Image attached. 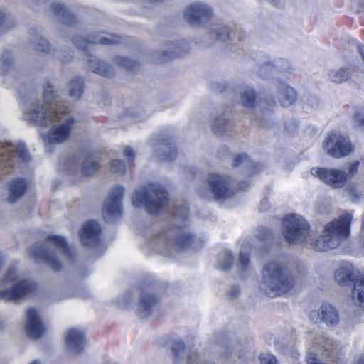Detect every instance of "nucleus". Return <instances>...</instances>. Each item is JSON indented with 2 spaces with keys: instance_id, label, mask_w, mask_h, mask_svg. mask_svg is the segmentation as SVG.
Masks as SVG:
<instances>
[{
  "instance_id": "f257e3e1",
  "label": "nucleus",
  "mask_w": 364,
  "mask_h": 364,
  "mask_svg": "<svg viewBox=\"0 0 364 364\" xmlns=\"http://www.w3.org/2000/svg\"><path fill=\"white\" fill-rule=\"evenodd\" d=\"M44 102L28 100L24 108L26 120L36 126L47 127L53 124L46 133L41 134L47 151L51 145L60 144L70 136L76 120L70 115V109L54 94V90L48 85L43 94Z\"/></svg>"
},
{
  "instance_id": "f03ea898",
  "label": "nucleus",
  "mask_w": 364,
  "mask_h": 364,
  "mask_svg": "<svg viewBox=\"0 0 364 364\" xmlns=\"http://www.w3.org/2000/svg\"><path fill=\"white\" fill-rule=\"evenodd\" d=\"M28 254L30 257L36 261L44 262L54 271H58L62 267L59 259L63 257L70 258L71 250L68 248L63 237L50 235L42 247L31 246L28 251Z\"/></svg>"
},
{
  "instance_id": "7ed1b4c3",
  "label": "nucleus",
  "mask_w": 364,
  "mask_h": 364,
  "mask_svg": "<svg viewBox=\"0 0 364 364\" xmlns=\"http://www.w3.org/2000/svg\"><path fill=\"white\" fill-rule=\"evenodd\" d=\"M262 274L260 288L269 296L284 294L294 284L289 270L278 262L268 264Z\"/></svg>"
},
{
  "instance_id": "20e7f679",
  "label": "nucleus",
  "mask_w": 364,
  "mask_h": 364,
  "mask_svg": "<svg viewBox=\"0 0 364 364\" xmlns=\"http://www.w3.org/2000/svg\"><path fill=\"white\" fill-rule=\"evenodd\" d=\"M351 220L352 215L345 213L328 223L323 235L315 241L314 248L319 252H326L337 247L341 239L349 235Z\"/></svg>"
},
{
  "instance_id": "39448f33",
  "label": "nucleus",
  "mask_w": 364,
  "mask_h": 364,
  "mask_svg": "<svg viewBox=\"0 0 364 364\" xmlns=\"http://www.w3.org/2000/svg\"><path fill=\"white\" fill-rule=\"evenodd\" d=\"M168 200L164 188L154 184L136 190L131 198L134 207L144 208L149 213H159L167 204Z\"/></svg>"
},
{
  "instance_id": "423d86ee",
  "label": "nucleus",
  "mask_w": 364,
  "mask_h": 364,
  "mask_svg": "<svg viewBox=\"0 0 364 364\" xmlns=\"http://www.w3.org/2000/svg\"><path fill=\"white\" fill-rule=\"evenodd\" d=\"M31 160L23 143H0V173L6 174L23 168Z\"/></svg>"
},
{
  "instance_id": "0eeeda50",
  "label": "nucleus",
  "mask_w": 364,
  "mask_h": 364,
  "mask_svg": "<svg viewBox=\"0 0 364 364\" xmlns=\"http://www.w3.org/2000/svg\"><path fill=\"white\" fill-rule=\"evenodd\" d=\"M358 166L359 162L355 161L345 169L313 168L311 169V173L326 184L334 188H340L344 186L347 180L355 175Z\"/></svg>"
},
{
  "instance_id": "6e6552de",
  "label": "nucleus",
  "mask_w": 364,
  "mask_h": 364,
  "mask_svg": "<svg viewBox=\"0 0 364 364\" xmlns=\"http://www.w3.org/2000/svg\"><path fill=\"white\" fill-rule=\"evenodd\" d=\"M18 274L16 268L9 269L4 277L5 285L10 282H14L11 288L0 290V299L12 301L21 298L33 291L36 284L30 280H21L17 282Z\"/></svg>"
},
{
  "instance_id": "1a4fd4ad",
  "label": "nucleus",
  "mask_w": 364,
  "mask_h": 364,
  "mask_svg": "<svg viewBox=\"0 0 364 364\" xmlns=\"http://www.w3.org/2000/svg\"><path fill=\"white\" fill-rule=\"evenodd\" d=\"M284 235L289 243L304 242L309 235L307 222L299 215H289L284 218Z\"/></svg>"
},
{
  "instance_id": "9d476101",
  "label": "nucleus",
  "mask_w": 364,
  "mask_h": 364,
  "mask_svg": "<svg viewBox=\"0 0 364 364\" xmlns=\"http://www.w3.org/2000/svg\"><path fill=\"white\" fill-rule=\"evenodd\" d=\"M323 149L328 155L336 159L344 157L353 150L348 137L338 132H332L326 137Z\"/></svg>"
},
{
  "instance_id": "9b49d317",
  "label": "nucleus",
  "mask_w": 364,
  "mask_h": 364,
  "mask_svg": "<svg viewBox=\"0 0 364 364\" xmlns=\"http://www.w3.org/2000/svg\"><path fill=\"white\" fill-rule=\"evenodd\" d=\"M124 192V188L121 186L112 188L102 209L103 217L106 221H111L122 215V199Z\"/></svg>"
},
{
  "instance_id": "f8f14e48",
  "label": "nucleus",
  "mask_w": 364,
  "mask_h": 364,
  "mask_svg": "<svg viewBox=\"0 0 364 364\" xmlns=\"http://www.w3.org/2000/svg\"><path fill=\"white\" fill-rule=\"evenodd\" d=\"M207 182L216 200H223L230 197L234 191L230 187L228 177L212 173L208 176Z\"/></svg>"
},
{
  "instance_id": "ddd939ff",
  "label": "nucleus",
  "mask_w": 364,
  "mask_h": 364,
  "mask_svg": "<svg viewBox=\"0 0 364 364\" xmlns=\"http://www.w3.org/2000/svg\"><path fill=\"white\" fill-rule=\"evenodd\" d=\"M309 320L317 323L324 322L328 326H335L339 322V316L337 310L331 304H323L319 311H311L309 314Z\"/></svg>"
},
{
  "instance_id": "4468645a",
  "label": "nucleus",
  "mask_w": 364,
  "mask_h": 364,
  "mask_svg": "<svg viewBox=\"0 0 364 364\" xmlns=\"http://www.w3.org/2000/svg\"><path fill=\"white\" fill-rule=\"evenodd\" d=\"M100 231L99 224L94 220L85 223L79 232L82 245L87 247L96 246L99 242Z\"/></svg>"
},
{
  "instance_id": "2eb2a0df",
  "label": "nucleus",
  "mask_w": 364,
  "mask_h": 364,
  "mask_svg": "<svg viewBox=\"0 0 364 364\" xmlns=\"http://www.w3.org/2000/svg\"><path fill=\"white\" fill-rule=\"evenodd\" d=\"M66 349L71 353L77 354L82 352L85 344V334L79 328H70L65 334Z\"/></svg>"
},
{
  "instance_id": "dca6fc26",
  "label": "nucleus",
  "mask_w": 364,
  "mask_h": 364,
  "mask_svg": "<svg viewBox=\"0 0 364 364\" xmlns=\"http://www.w3.org/2000/svg\"><path fill=\"white\" fill-rule=\"evenodd\" d=\"M26 331L34 338H40L46 332L38 312L33 309H28L26 314Z\"/></svg>"
},
{
  "instance_id": "f3484780",
  "label": "nucleus",
  "mask_w": 364,
  "mask_h": 364,
  "mask_svg": "<svg viewBox=\"0 0 364 364\" xmlns=\"http://www.w3.org/2000/svg\"><path fill=\"white\" fill-rule=\"evenodd\" d=\"M212 14L211 9L205 4L196 3L188 6L184 11V18L191 23L207 18Z\"/></svg>"
},
{
  "instance_id": "a211bd4d",
  "label": "nucleus",
  "mask_w": 364,
  "mask_h": 364,
  "mask_svg": "<svg viewBox=\"0 0 364 364\" xmlns=\"http://www.w3.org/2000/svg\"><path fill=\"white\" fill-rule=\"evenodd\" d=\"M27 183L23 179L16 178L9 184V194L6 202L9 204L16 203L26 193Z\"/></svg>"
},
{
  "instance_id": "6ab92c4d",
  "label": "nucleus",
  "mask_w": 364,
  "mask_h": 364,
  "mask_svg": "<svg viewBox=\"0 0 364 364\" xmlns=\"http://www.w3.org/2000/svg\"><path fill=\"white\" fill-rule=\"evenodd\" d=\"M355 277L354 268L351 264H343L335 272L336 282L341 285L348 284Z\"/></svg>"
},
{
  "instance_id": "aec40b11",
  "label": "nucleus",
  "mask_w": 364,
  "mask_h": 364,
  "mask_svg": "<svg viewBox=\"0 0 364 364\" xmlns=\"http://www.w3.org/2000/svg\"><path fill=\"white\" fill-rule=\"evenodd\" d=\"M279 102L283 107L292 105L297 99V94L295 90L287 85L285 83H281L279 85Z\"/></svg>"
},
{
  "instance_id": "412c9836",
  "label": "nucleus",
  "mask_w": 364,
  "mask_h": 364,
  "mask_svg": "<svg viewBox=\"0 0 364 364\" xmlns=\"http://www.w3.org/2000/svg\"><path fill=\"white\" fill-rule=\"evenodd\" d=\"M119 43V38L117 36H112L110 35H107V36H102L101 34H99L97 36L95 37L92 41H76V44L77 47L82 50H86L87 48V46H85L86 43L87 45L90 44H101V45H111L116 44Z\"/></svg>"
},
{
  "instance_id": "4be33fe9",
  "label": "nucleus",
  "mask_w": 364,
  "mask_h": 364,
  "mask_svg": "<svg viewBox=\"0 0 364 364\" xmlns=\"http://www.w3.org/2000/svg\"><path fill=\"white\" fill-rule=\"evenodd\" d=\"M352 299L360 306L364 307V274L355 279Z\"/></svg>"
},
{
  "instance_id": "5701e85b",
  "label": "nucleus",
  "mask_w": 364,
  "mask_h": 364,
  "mask_svg": "<svg viewBox=\"0 0 364 364\" xmlns=\"http://www.w3.org/2000/svg\"><path fill=\"white\" fill-rule=\"evenodd\" d=\"M176 245L180 249H196L200 246L201 242L196 240L188 233L181 234L175 241Z\"/></svg>"
},
{
  "instance_id": "b1692460",
  "label": "nucleus",
  "mask_w": 364,
  "mask_h": 364,
  "mask_svg": "<svg viewBox=\"0 0 364 364\" xmlns=\"http://www.w3.org/2000/svg\"><path fill=\"white\" fill-rule=\"evenodd\" d=\"M87 61L89 63L90 69L92 71L102 75H108V68L104 62L97 58L91 55L87 56Z\"/></svg>"
},
{
  "instance_id": "393cba45",
  "label": "nucleus",
  "mask_w": 364,
  "mask_h": 364,
  "mask_svg": "<svg viewBox=\"0 0 364 364\" xmlns=\"http://www.w3.org/2000/svg\"><path fill=\"white\" fill-rule=\"evenodd\" d=\"M68 91L70 97L74 100H78L83 91L80 78L76 77L70 80L68 85Z\"/></svg>"
},
{
  "instance_id": "a878e982",
  "label": "nucleus",
  "mask_w": 364,
  "mask_h": 364,
  "mask_svg": "<svg viewBox=\"0 0 364 364\" xmlns=\"http://www.w3.org/2000/svg\"><path fill=\"white\" fill-rule=\"evenodd\" d=\"M100 167L99 161L93 156H87L83 161L82 171L84 175L89 176L96 172Z\"/></svg>"
},
{
  "instance_id": "bb28decb",
  "label": "nucleus",
  "mask_w": 364,
  "mask_h": 364,
  "mask_svg": "<svg viewBox=\"0 0 364 364\" xmlns=\"http://www.w3.org/2000/svg\"><path fill=\"white\" fill-rule=\"evenodd\" d=\"M350 77L348 69L338 68L332 70L328 74L329 79L336 83H342L347 81Z\"/></svg>"
},
{
  "instance_id": "cd10ccee",
  "label": "nucleus",
  "mask_w": 364,
  "mask_h": 364,
  "mask_svg": "<svg viewBox=\"0 0 364 364\" xmlns=\"http://www.w3.org/2000/svg\"><path fill=\"white\" fill-rule=\"evenodd\" d=\"M252 251L251 247L248 245H242L241 247L239 262L243 269H247L250 267V254Z\"/></svg>"
},
{
  "instance_id": "c85d7f7f",
  "label": "nucleus",
  "mask_w": 364,
  "mask_h": 364,
  "mask_svg": "<svg viewBox=\"0 0 364 364\" xmlns=\"http://www.w3.org/2000/svg\"><path fill=\"white\" fill-rule=\"evenodd\" d=\"M241 103L247 107H253L255 103V95L250 88H245L241 91Z\"/></svg>"
},
{
  "instance_id": "c756f323",
  "label": "nucleus",
  "mask_w": 364,
  "mask_h": 364,
  "mask_svg": "<svg viewBox=\"0 0 364 364\" xmlns=\"http://www.w3.org/2000/svg\"><path fill=\"white\" fill-rule=\"evenodd\" d=\"M160 149H162L165 153L160 156L164 161H171L175 158V150L171 146V144H168L164 139L161 140L158 144Z\"/></svg>"
},
{
  "instance_id": "7c9ffc66",
  "label": "nucleus",
  "mask_w": 364,
  "mask_h": 364,
  "mask_svg": "<svg viewBox=\"0 0 364 364\" xmlns=\"http://www.w3.org/2000/svg\"><path fill=\"white\" fill-rule=\"evenodd\" d=\"M233 263V256L229 251H225L220 256L218 262V269L222 271H227Z\"/></svg>"
},
{
  "instance_id": "2f4dec72",
  "label": "nucleus",
  "mask_w": 364,
  "mask_h": 364,
  "mask_svg": "<svg viewBox=\"0 0 364 364\" xmlns=\"http://www.w3.org/2000/svg\"><path fill=\"white\" fill-rule=\"evenodd\" d=\"M157 302V299L153 295L144 294L141 297L140 309L144 311H149Z\"/></svg>"
},
{
  "instance_id": "473e14b6",
  "label": "nucleus",
  "mask_w": 364,
  "mask_h": 364,
  "mask_svg": "<svg viewBox=\"0 0 364 364\" xmlns=\"http://www.w3.org/2000/svg\"><path fill=\"white\" fill-rule=\"evenodd\" d=\"M352 123L355 127L364 129V109L356 111L353 114Z\"/></svg>"
},
{
  "instance_id": "72a5a7b5",
  "label": "nucleus",
  "mask_w": 364,
  "mask_h": 364,
  "mask_svg": "<svg viewBox=\"0 0 364 364\" xmlns=\"http://www.w3.org/2000/svg\"><path fill=\"white\" fill-rule=\"evenodd\" d=\"M128 166L122 163L120 160H114L111 162L110 170L117 174H122L125 173Z\"/></svg>"
},
{
  "instance_id": "f704fd0d",
  "label": "nucleus",
  "mask_w": 364,
  "mask_h": 364,
  "mask_svg": "<svg viewBox=\"0 0 364 364\" xmlns=\"http://www.w3.org/2000/svg\"><path fill=\"white\" fill-rule=\"evenodd\" d=\"M260 364H279V362L275 356L272 354L263 353L259 356Z\"/></svg>"
},
{
  "instance_id": "c9c22d12",
  "label": "nucleus",
  "mask_w": 364,
  "mask_h": 364,
  "mask_svg": "<svg viewBox=\"0 0 364 364\" xmlns=\"http://www.w3.org/2000/svg\"><path fill=\"white\" fill-rule=\"evenodd\" d=\"M214 33H215L216 37L220 40L224 41L228 36V28L225 26H218L215 30Z\"/></svg>"
},
{
  "instance_id": "e433bc0d",
  "label": "nucleus",
  "mask_w": 364,
  "mask_h": 364,
  "mask_svg": "<svg viewBox=\"0 0 364 364\" xmlns=\"http://www.w3.org/2000/svg\"><path fill=\"white\" fill-rule=\"evenodd\" d=\"M226 125V121L224 118H219L218 119L213 126V129L215 132L218 133V134H221L223 132V131L224 130V128L223 127H225Z\"/></svg>"
},
{
  "instance_id": "4c0bfd02",
  "label": "nucleus",
  "mask_w": 364,
  "mask_h": 364,
  "mask_svg": "<svg viewBox=\"0 0 364 364\" xmlns=\"http://www.w3.org/2000/svg\"><path fill=\"white\" fill-rule=\"evenodd\" d=\"M115 63L118 65L125 67L126 68L131 69L133 62L131 59L123 57H117L114 60Z\"/></svg>"
},
{
  "instance_id": "58836bf2",
  "label": "nucleus",
  "mask_w": 364,
  "mask_h": 364,
  "mask_svg": "<svg viewBox=\"0 0 364 364\" xmlns=\"http://www.w3.org/2000/svg\"><path fill=\"white\" fill-rule=\"evenodd\" d=\"M188 210L186 208V207L185 206H183V207H181L180 208H176L174 213H173V217L176 218V219H180V220H184L187 218L188 216Z\"/></svg>"
},
{
  "instance_id": "ea45409f",
  "label": "nucleus",
  "mask_w": 364,
  "mask_h": 364,
  "mask_svg": "<svg viewBox=\"0 0 364 364\" xmlns=\"http://www.w3.org/2000/svg\"><path fill=\"white\" fill-rule=\"evenodd\" d=\"M173 350L177 358H181L184 353V344L183 342H176L173 346Z\"/></svg>"
},
{
  "instance_id": "a19ab883",
  "label": "nucleus",
  "mask_w": 364,
  "mask_h": 364,
  "mask_svg": "<svg viewBox=\"0 0 364 364\" xmlns=\"http://www.w3.org/2000/svg\"><path fill=\"white\" fill-rule=\"evenodd\" d=\"M123 154L128 161H131L135 158V154L133 149L129 146H127L123 150Z\"/></svg>"
},
{
  "instance_id": "79ce46f5",
  "label": "nucleus",
  "mask_w": 364,
  "mask_h": 364,
  "mask_svg": "<svg viewBox=\"0 0 364 364\" xmlns=\"http://www.w3.org/2000/svg\"><path fill=\"white\" fill-rule=\"evenodd\" d=\"M38 46L39 47V49L41 50L43 52H47L49 50L48 43L47 42V40L44 38L39 39Z\"/></svg>"
},
{
  "instance_id": "37998d69",
  "label": "nucleus",
  "mask_w": 364,
  "mask_h": 364,
  "mask_svg": "<svg viewBox=\"0 0 364 364\" xmlns=\"http://www.w3.org/2000/svg\"><path fill=\"white\" fill-rule=\"evenodd\" d=\"M247 159V156L244 154H240L238 156H237L235 159H234V163H233V165L235 166H239L243 161H245V159Z\"/></svg>"
},
{
  "instance_id": "c03bdc74",
  "label": "nucleus",
  "mask_w": 364,
  "mask_h": 364,
  "mask_svg": "<svg viewBox=\"0 0 364 364\" xmlns=\"http://www.w3.org/2000/svg\"><path fill=\"white\" fill-rule=\"evenodd\" d=\"M269 208V205L267 199H263L261 201L260 210L266 211Z\"/></svg>"
},
{
  "instance_id": "a18cd8bd",
  "label": "nucleus",
  "mask_w": 364,
  "mask_h": 364,
  "mask_svg": "<svg viewBox=\"0 0 364 364\" xmlns=\"http://www.w3.org/2000/svg\"><path fill=\"white\" fill-rule=\"evenodd\" d=\"M359 237H360V242L361 243L363 247L364 248V218L363 220Z\"/></svg>"
},
{
  "instance_id": "49530a36",
  "label": "nucleus",
  "mask_w": 364,
  "mask_h": 364,
  "mask_svg": "<svg viewBox=\"0 0 364 364\" xmlns=\"http://www.w3.org/2000/svg\"><path fill=\"white\" fill-rule=\"evenodd\" d=\"M266 252H267L266 248L261 249V250H257V249L254 250V255H255L259 258L262 257Z\"/></svg>"
},
{
  "instance_id": "de8ad7c7",
  "label": "nucleus",
  "mask_w": 364,
  "mask_h": 364,
  "mask_svg": "<svg viewBox=\"0 0 364 364\" xmlns=\"http://www.w3.org/2000/svg\"><path fill=\"white\" fill-rule=\"evenodd\" d=\"M239 291L240 289L238 287H233L230 290V294L231 295V296L235 297L238 294Z\"/></svg>"
},
{
  "instance_id": "09e8293b",
  "label": "nucleus",
  "mask_w": 364,
  "mask_h": 364,
  "mask_svg": "<svg viewBox=\"0 0 364 364\" xmlns=\"http://www.w3.org/2000/svg\"><path fill=\"white\" fill-rule=\"evenodd\" d=\"M53 8L55 11H56L57 12H59L60 10L63 9V5L60 4H53Z\"/></svg>"
},
{
  "instance_id": "8fccbe9b",
  "label": "nucleus",
  "mask_w": 364,
  "mask_h": 364,
  "mask_svg": "<svg viewBox=\"0 0 364 364\" xmlns=\"http://www.w3.org/2000/svg\"><path fill=\"white\" fill-rule=\"evenodd\" d=\"M357 49L360 52V55L363 56V59L364 60V46L362 47L359 45H356Z\"/></svg>"
},
{
  "instance_id": "3c124183",
  "label": "nucleus",
  "mask_w": 364,
  "mask_h": 364,
  "mask_svg": "<svg viewBox=\"0 0 364 364\" xmlns=\"http://www.w3.org/2000/svg\"><path fill=\"white\" fill-rule=\"evenodd\" d=\"M355 364H364V355H360L358 358H357Z\"/></svg>"
},
{
  "instance_id": "603ef678",
  "label": "nucleus",
  "mask_w": 364,
  "mask_h": 364,
  "mask_svg": "<svg viewBox=\"0 0 364 364\" xmlns=\"http://www.w3.org/2000/svg\"><path fill=\"white\" fill-rule=\"evenodd\" d=\"M272 70V67L270 66V65H266L264 67H263L261 70V73L262 75H264V70Z\"/></svg>"
},
{
  "instance_id": "864d4df0",
  "label": "nucleus",
  "mask_w": 364,
  "mask_h": 364,
  "mask_svg": "<svg viewBox=\"0 0 364 364\" xmlns=\"http://www.w3.org/2000/svg\"><path fill=\"white\" fill-rule=\"evenodd\" d=\"M351 195H352V200L353 202H356L357 200L358 199V196H354L353 192H351Z\"/></svg>"
},
{
  "instance_id": "5fc2aeb1",
  "label": "nucleus",
  "mask_w": 364,
  "mask_h": 364,
  "mask_svg": "<svg viewBox=\"0 0 364 364\" xmlns=\"http://www.w3.org/2000/svg\"><path fill=\"white\" fill-rule=\"evenodd\" d=\"M4 19V14L1 11H0V26L1 25V23Z\"/></svg>"
},
{
  "instance_id": "6e6d98bb",
  "label": "nucleus",
  "mask_w": 364,
  "mask_h": 364,
  "mask_svg": "<svg viewBox=\"0 0 364 364\" xmlns=\"http://www.w3.org/2000/svg\"><path fill=\"white\" fill-rule=\"evenodd\" d=\"M270 1L273 2L275 5H277L278 1L277 0H269Z\"/></svg>"
},
{
  "instance_id": "4d7b16f0",
  "label": "nucleus",
  "mask_w": 364,
  "mask_h": 364,
  "mask_svg": "<svg viewBox=\"0 0 364 364\" xmlns=\"http://www.w3.org/2000/svg\"><path fill=\"white\" fill-rule=\"evenodd\" d=\"M31 364H39L37 361H34L33 363H31Z\"/></svg>"
},
{
  "instance_id": "13d9d810",
  "label": "nucleus",
  "mask_w": 364,
  "mask_h": 364,
  "mask_svg": "<svg viewBox=\"0 0 364 364\" xmlns=\"http://www.w3.org/2000/svg\"><path fill=\"white\" fill-rule=\"evenodd\" d=\"M202 195H203V197H205V198H208V196H205V194H203V193H202Z\"/></svg>"
},
{
  "instance_id": "bf43d9fd",
  "label": "nucleus",
  "mask_w": 364,
  "mask_h": 364,
  "mask_svg": "<svg viewBox=\"0 0 364 364\" xmlns=\"http://www.w3.org/2000/svg\"><path fill=\"white\" fill-rule=\"evenodd\" d=\"M326 350L331 351V350L330 348H328V347H326Z\"/></svg>"
},
{
  "instance_id": "052dcab7",
  "label": "nucleus",
  "mask_w": 364,
  "mask_h": 364,
  "mask_svg": "<svg viewBox=\"0 0 364 364\" xmlns=\"http://www.w3.org/2000/svg\"><path fill=\"white\" fill-rule=\"evenodd\" d=\"M174 363H175V364H177V360H174Z\"/></svg>"
}]
</instances>
